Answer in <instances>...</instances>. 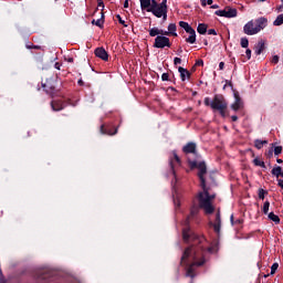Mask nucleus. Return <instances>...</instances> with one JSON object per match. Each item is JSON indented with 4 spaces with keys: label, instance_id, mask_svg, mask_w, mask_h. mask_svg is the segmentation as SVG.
<instances>
[{
    "label": "nucleus",
    "instance_id": "28",
    "mask_svg": "<svg viewBox=\"0 0 283 283\" xmlns=\"http://www.w3.org/2000/svg\"><path fill=\"white\" fill-rule=\"evenodd\" d=\"M270 207H271V202L265 201L264 205H263V213H264L265 216L269 214V208H270Z\"/></svg>",
    "mask_w": 283,
    "mask_h": 283
},
{
    "label": "nucleus",
    "instance_id": "18",
    "mask_svg": "<svg viewBox=\"0 0 283 283\" xmlns=\"http://www.w3.org/2000/svg\"><path fill=\"white\" fill-rule=\"evenodd\" d=\"M189 36L186 39L187 43L193 44L196 43V30L193 28L187 32Z\"/></svg>",
    "mask_w": 283,
    "mask_h": 283
},
{
    "label": "nucleus",
    "instance_id": "25",
    "mask_svg": "<svg viewBox=\"0 0 283 283\" xmlns=\"http://www.w3.org/2000/svg\"><path fill=\"white\" fill-rule=\"evenodd\" d=\"M268 143H269V142H266V140L256 139V140L254 142V145H255L256 149H262V147H264V145H266Z\"/></svg>",
    "mask_w": 283,
    "mask_h": 283
},
{
    "label": "nucleus",
    "instance_id": "27",
    "mask_svg": "<svg viewBox=\"0 0 283 283\" xmlns=\"http://www.w3.org/2000/svg\"><path fill=\"white\" fill-rule=\"evenodd\" d=\"M179 25L182 28V30H185V32H189L192 28L191 25H189L187 22L185 21H180Z\"/></svg>",
    "mask_w": 283,
    "mask_h": 283
},
{
    "label": "nucleus",
    "instance_id": "13",
    "mask_svg": "<svg viewBox=\"0 0 283 283\" xmlns=\"http://www.w3.org/2000/svg\"><path fill=\"white\" fill-rule=\"evenodd\" d=\"M95 56H97L98 59H102V61H107L109 59L107 51H105V49L103 48H97L95 50Z\"/></svg>",
    "mask_w": 283,
    "mask_h": 283
},
{
    "label": "nucleus",
    "instance_id": "42",
    "mask_svg": "<svg viewBox=\"0 0 283 283\" xmlns=\"http://www.w3.org/2000/svg\"><path fill=\"white\" fill-rule=\"evenodd\" d=\"M245 55L248 56V59H251V50L250 49H247Z\"/></svg>",
    "mask_w": 283,
    "mask_h": 283
},
{
    "label": "nucleus",
    "instance_id": "31",
    "mask_svg": "<svg viewBox=\"0 0 283 283\" xmlns=\"http://www.w3.org/2000/svg\"><path fill=\"white\" fill-rule=\"evenodd\" d=\"M253 163H254V165H255L256 167H264V161H262V160H260V159H258V158H255V159L253 160Z\"/></svg>",
    "mask_w": 283,
    "mask_h": 283
},
{
    "label": "nucleus",
    "instance_id": "48",
    "mask_svg": "<svg viewBox=\"0 0 283 283\" xmlns=\"http://www.w3.org/2000/svg\"><path fill=\"white\" fill-rule=\"evenodd\" d=\"M211 8H212V10H218V8H220V6H218V4H212Z\"/></svg>",
    "mask_w": 283,
    "mask_h": 283
},
{
    "label": "nucleus",
    "instance_id": "35",
    "mask_svg": "<svg viewBox=\"0 0 283 283\" xmlns=\"http://www.w3.org/2000/svg\"><path fill=\"white\" fill-rule=\"evenodd\" d=\"M264 193H266V191H264V189H260V190H259V198H260L261 200H264Z\"/></svg>",
    "mask_w": 283,
    "mask_h": 283
},
{
    "label": "nucleus",
    "instance_id": "16",
    "mask_svg": "<svg viewBox=\"0 0 283 283\" xmlns=\"http://www.w3.org/2000/svg\"><path fill=\"white\" fill-rule=\"evenodd\" d=\"M178 72L180 74V78L181 81H187V78H189V76H191V73H189L187 71V69L179 66Z\"/></svg>",
    "mask_w": 283,
    "mask_h": 283
},
{
    "label": "nucleus",
    "instance_id": "1",
    "mask_svg": "<svg viewBox=\"0 0 283 283\" xmlns=\"http://www.w3.org/2000/svg\"><path fill=\"white\" fill-rule=\"evenodd\" d=\"M205 243H207L205 237H197L195 238L193 245L185 250L181 256V264L187 265V277H196L193 273L195 266H202L205 264V259H202L205 255Z\"/></svg>",
    "mask_w": 283,
    "mask_h": 283
},
{
    "label": "nucleus",
    "instance_id": "41",
    "mask_svg": "<svg viewBox=\"0 0 283 283\" xmlns=\"http://www.w3.org/2000/svg\"><path fill=\"white\" fill-rule=\"evenodd\" d=\"M172 155H174L176 163H180V157H178V154H176V151H172Z\"/></svg>",
    "mask_w": 283,
    "mask_h": 283
},
{
    "label": "nucleus",
    "instance_id": "5",
    "mask_svg": "<svg viewBox=\"0 0 283 283\" xmlns=\"http://www.w3.org/2000/svg\"><path fill=\"white\" fill-rule=\"evenodd\" d=\"M142 10H146V12H151L154 17H156V8L158 2L156 0H139Z\"/></svg>",
    "mask_w": 283,
    "mask_h": 283
},
{
    "label": "nucleus",
    "instance_id": "20",
    "mask_svg": "<svg viewBox=\"0 0 283 283\" xmlns=\"http://www.w3.org/2000/svg\"><path fill=\"white\" fill-rule=\"evenodd\" d=\"M159 34L165 35V31L156 27L149 30V36H158Z\"/></svg>",
    "mask_w": 283,
    "mask_h": 283
},
{
    "label": "nucleus",
    "instance_id": "8",
    "mask_svg": "<svg viewBox=\"0 0 283 283\" xmlns=\"http://www.w3.org/2000/svg\"><path fill=\"white\" fill-rule=\"evenodd\" d=\"M154 48L159 50H164V48H171V42L169 41V38L165 35H157L155 39Z\"/></svg>",
    "mask_w": 283,
    "mask_h": 283
},
{
    "label": "nucleus",
    "instance_id": "56",
    "mask_svg": "<svg viewBox=\"0 0 283 283\" xmlns=\"http://www.w3.org/2000/svg\"><path fill=\"white\" fill-rule=\"evenodd\" d=\"M276 163H277L279 165H282L283 160H282V159H276Z\"/></svg>",
    "mask_w": 283,
    "mask_h": 283
},
{
    "label": "nucleus",
    "instance_id": "38",
    "mask_svg": "<svg viewBox=\"0 0 283 283\" xmlns=\"http://www.w3.org/2000/svg\"><path fill=\"white\" fill-rule=\"evenodd\" d=\"M161 81H169V73H163Z\"/></svg>",
    "mask_w": 283,
    "mask_h": 283
},
{
    "label": "nucleus",
    "instance_id": "12",
    "mask_svg": "<svg viewBox=\"0 0 283 283\" xmlns=\"http://www.w3.org/2000/svg\"><path fill=\"white\" fill-rule=\"evenodd\" d=\"M211 226L213 227L216 233H220V229L222 227V219H220V212H217L216 220L213 223H211Z\"/></svg>",
    "mask_w": 283,
    "mask_h": 283
},
{
    "label": "nucleus",
    "instance_id": "33",
    "mask_svg": "<svg viewBox=\"0 0 283 283\" xmlns=\"http://www.w3.org/2000/svg\"><path fill=\"white\" fill-rule=\"evenodd\" d=\"M230 221H231L232 227H233L234 224H242V220H240V219H238L237 221H233V214H231Z\"/></svg>",
    "mask_w": 283,
    "mask_h": 283
},
{
    "label": "nucleus",
    "instance_id": "29",
    "mask_svg": "<svg viewBox=\"0 0 283 283\" xmlns=\"http://www.w3.org/2000/svg\"><path fill=\"white\" fill-rule=\"evenodd\" d=\"M241 48H249V39L241 38Z\"/></svg>",
    "mask_w": 283,
    "mask_h": 283
},
{
    "label": "nucleus",
    "instance_id": "23",
    "mask_svg": "<svg viewBox=\"0 0 283 283\" xmlns=\"http://www.w3.org/2000/svg\"><path fill=\"white\" fill-rule=\"evenodd\" d=\"M273 25H275V27L283 25V13H281L276 17V19L273 22Z\"/></svg>",
    "mask_w": 283,
    "mask_h": 283
},
{
    "label": "nucleus",
    "instance_id": "7",
    "mask_svg": "<svg viewBox=\"0 0 283 283\" xmlns=\"http://www.w3.org/2000/svg\"><path fill=\"white\" fill-rule=\"evenodd\" d=\"M155 17H157V19H164V21H167V0H163L159 4L157 3Z\"/></svg>",
    "mask_w": 283,
    "mask_h": 283
},
{
    "label": "nucleus",
    "instance_id": "32",
    "mask_svg": "<svg viewBox=\"0 0 283 283\" xmlns=\"http://www.w3.org/2000/svg\"><path fill=\"white\" fill-rule=\"evenodd\" d=\"M280 154H282V146H275L274 147V155L280 156Z\"/></svg>",
    "mask_w": 283,
    "mask_h": 283
},
{
    "label": "nucleus",
    "instance_id": "11",
    "mask_svg": "<svg viewBox=\"0 0 283 283\" xmlns=\"http://www.w3.org/2000/svg\"><path fill=\"white\" fill-rule=\"evenodd\" d=\"M243 105L240 94L234 93V103L231 104V109H233V112H238L239 109H242Z\"/></svg>",
    "mask_w": 283,
    "mask_h": 283
},
{
    "label": "nucleus",
    "instance_id": "21",
    "mask_svg": "<svg viewBox=\"0 0 283 283\" xmlns=\"http://www.w3.org/2000/svg\"><path fill=\"white\" fill-rule=\"evenodd\" d=\"M269 220H272V222H274L275 224H280V217H277V214L270 212L268 214Z\"/></svg>",
    "mask_w": 283,
    "mask_h": 283
},
{
    "label": "nucleus",
    "instance_id": "46",
    "mask_svg": "<svg viewBox=\"0 0 283 283\" xmlns=\"http://www.w3.org/2000/svg\"><path fill=\"white\" fill-rule=\"evenodd\" d=\"M209 253H216V249L213 247L208 248Z\"/></svg>",
    "mask_w": 283,
    "mask_h": 283
},
{
    "label": "nucleus",
    "instance_id": "14",
    "mask_svg": "<svg viewBox=\"0 0 283 283\" xmlns=\"http://www.w3.org/2000/svg\"><path fill=\"white\" fill-rule=\"evenodd\" d=\"M51 107L53 112H61L65 107V104H63L61 101H53L51 103Z\"/></svg>",
    "mask_w": 283,
    "mask_h": 283
},
{
    "label": "nucleus",
    "instance_id": "2",
    "mask_svg": "<svg viewBox=\"0 0 283 283\" xmlns=\"http://www.w3.org/2000/svg\"><path fill=\"white\" fill-rule=\"evenodd\" d=\"M199 172V179L201 188L203 189L202 192L198 193L199 207L205 210L206 213H213V200H216L214 193H209V188H207V182L205 181V175L207 174V164L205 161H200L196 165Z\"/></svg>",
    "mask_w": 283,
    "mask_h": 283
},
{
    "label": "nucleus",
    "instance_id": "53",
    "mask_svg": "<svg viewBox=\"0 0 283 283\" xmlns=\"http://www.w3.org/2000/svg\"><path fill=\"white\" fill-rule=\"evenodd\" d=\"M0 279H1V282H3V272H1V270H0Z\"/></svg>",
    "mask_w": 283,
    "mask_h": 283
},
{
    "label": "nucleus",
    "instance_id": "45",
    "mask_svg": "<svg viewBox=\"0 0 283 283\" xmlns=\"http://www.w3.org/2000/svg\"><path fill=\"white\" fill-rule=\"evenodd\" d=\"M54 67H55V70H61V64H60L59 62H56V63L54 64Z\"/></svg>",
    "mask_w": 283,
    "mask_h": 283
},
{
    "label": "nucleus",
    "instance_id": "54",
    "mask_svg": "<svg viewBox=\"0 0 283 283\" xmlns=\"http://www.w3.org/2000/svg\"><path fill=\"white\" fill-rule=\"evenodd\" d=\"M170 167L174 169V159H170Z\"/></svg>",
    "mask_w": 283,
    "mask_h": 283
},
{
    "label": "nucleus",
    "instance_id": "39",
    "mask_svg": "<svg viewBox=\"0 0 283 283\" xmlns=\"http://www.w3.org/2000/svg\"><path fill=\"white\" fill-rule=\"evenodd\" d=\"M203 103L207 105V107H211V99L209 97H206Z\"/></svg>",
    "mask_w": 283,
    "mask_h": 283
},
{
    "label": "nucleus",
    "instance_id": "51",
    "mask_svg": "<svg viewBox=\"0 0 283 283\" xmlns=\"http://www.w3.org/2000/svg\"><path fill=\"white\" fill-rule=\"evenodd\" d=\"M207 4L208 6H212L213 4V0H207Z\"/></svg>",
    "mask_w": 283,
    "mask_h": 283
},
{
    "label": "nucleus",
    "instance_id": "52",
    "mask_svg": "<svg viewBox=\"0 0 283 283\" xmlns=\"http://www.w3.org/2000/svg\"><path fill=\"white\" fill-rule=\"evenodd\" d=\"M67 62H69V63H74V59H73V57H69V59H67Z\"/></svg>",
    "mask_w": 283,
    "mask_h": 283
},
{
    "label": "nucleus",
    "instance_id": "37",
    "mask_svg": "<svg viewBox=\"0 0 283 283\" xmlns=\"http://www.w3.org/2000/svg\"><path fill=\"white\" fill-rule=\"evenodd\" d=\"M208 34L216 36L218 34V32H216V29H209Z\"/></svg>",
    "mask_w": 283,
    "mask_h": 283
},
{
    "label": "nucleus",
    "instance_id": "44",
    "mask_svg": "<svg viewBox=\"0 0 283 283\" xmlns=\"http://www.w3.org/2000/svg\"><path fill=\"white\" fill-rule=\"evenodd\" d=\"M219 70H224V62L219 63Z\"/></svg>",
    "mask_w": 283,
    "mask_h": 283
},
{
    "label": "nucleus",
    "instance_id": "34",
    "mask_svg": "<svg viewBox=\"0 0 283 283\" xmlns=\"http://www.w3.org/2000/svg\"><path fill=\"white\" fill-rule=\"evenodd\" d=\"M272 63L276 65V63H280V56L279 55H273L272 56Z\"/></svg>",
    "mask_w": 283,
    "mask_h": 283
},
{
    "label": "nucleus",
    "instance_id": "19",
    "mask_svg": "<svg viewBox=\"0 0 283 283\" xmlns=\"http://www.w3.org/2000/svg\"><path fill=\"white\" fill-rule=\"evenodd\" d=\"M264 48H265L264 41L263 40L259 41L254 49V53L256 54V56H260V54L264 52Z\"/></svg>",
    "mask_w": 283,
    "mask_h": 283
},
{
    "label": "nucleus",
    "instance_id": "58",
    "mask_svg": "<svg viewBox=\"0 0 283 283\" xmlns=\"http://www.w3.org/2000/svg\"><path fill=\"white\" fill-rule=\"evenodd\" d=\"M104 128H105V126H102V127H101V132H102V134H105Z\"/></svg>",
    "mask_w": 283,
    "mask_h": 283
},
{
    "label": "nucleus",
    "instance_id": "55",
    "mask_svg": "<svg viewBox=\"0 0 283 283\" xmlns=\"http://www.w3.org/2000/svg\"><path fill=\"white\" fill-rule=\"evenodd\" d=\"M98 8H105V6L103 4V2L98 3Z\"/></svg>",
    "mask_w": 283,
    "mask_h": 283
},
{
    "label": "nucleus",
    "instance_id": "36",
    "mask_svg": "<svg viewBox=\"0 0 283 283\" xmlns=\"http://www.w3.org/2000/svg\"><path fill=\"white\" fill-rule=\"evenodd\" d=\"M118 22L124 25V28H127V24L125 23V20H123V18H120V15H117Z\"/></svg>",
    "mask_w": 283,
    "mask_h": 283
},
{
    "label": "nucleus",
    "instance_id": "30",
    "mask_svg": "<svg viewBox=\"0 0 283 283\" xmlns=\"http://www.w3.org/2000/svg\"><path fill=\"white\" fill-rule=\"evenodd\" d=\"M280 264L273 263L271 266V275H275V271H277Z\"/></svg>",
    "mask_w": 283,
    "mask_h": 283
},
{
    "label": "nucleus",
    "instance_id": "15",
    "mask_svg": "<svg viewBox=\"0 0 283 283\" xmlns=\"http://www.w3.org/2000/svg\"><path fill=\"white\" fill-rule=\"evenodd\" d=\"M169 34L178 36V33H176V23H170L168 25V31H164V35L169 36Z\"/></svg>",
    "mask_w": 283,
    "mask_h": 283
},
{
    "label": "nucleus",
    "instance_id": "63",
    "mask_svg": "<svg viewBox=\"0 0 283 283\" xmlns=\"http://www.w3.org/2000/svg\"><path fill=\"white\" fill-rule=\"evenodd\" d=\"M202 6H207V2L202 1Z\"/></svg>",
    "mask_w": 283,
    "mask_h": 283
},
{
    "label": "nucleus",
    "instance_id": "43",
    "mask_svg": "<svg viewBox=\"0 0 283 283\" xmlns=\"http://www.w3.org/2000/svg\"><path fill=\"white\" fill-rule=\"evenodd\" d=\"M277 185H279V187H281V189H283V180L282 179H277Z\"/></svg>",
    "mask_w": 283,
    "mask_h": 283
},
{
    "label": "nucleus",
    "instance_id": "9",
    "mask_svg": "<svg viewBox=\"0 0 283 283\" xmlns=\"http://www.w3.org/2000/svg\"><path fill=\"white\" fill-rule=\"evenodd\" d=\"M244 34H248V36H253L254 34H259L258 30L255 28V24L253 23V20L249 21L243 27Z\"/></svg>",
    "mask_w": 283,
    "mask_h": 283
},
{
    "label": "nucleus",
    "instance_id": "26",
    "mask_svg": "<svg viewBox=\"0 0 283 283\" xmlns=\"http://www.w3.org/2000/svg\"><path fill=\"white\" fill-rule=\"evenodd\" d=\"M103 13H102V18L101 19H97V20H93L92 21V24L93 25H97V28H103V23H105V21H103Z\"/></svg>",
    "mask_w": 283,
    "mask_h": 283
},
{
    "label": "nucleus",
    "instance_id": "4",
    "mask_svg": "<svg viewBox=\"0 0 283 283\" xmlns=\"http://www.w3.org/2000/svg\"><path fill=\"white\" fill-rule=\"evenodd\" d=\"M198 211H199L198 207H192L190 210V216H188V218L184 222L182 238L185 242H189V240L191 239V229L189 228V220H191L193 216H197Z\"/></svg>",
    "mask_w": 283,
    "mask_h": 283
},
{
    "label": "nucleus",
    "instance_id": "59",
    "mask_svg": "<svg viewBox=\"0 0 283 283\" xmlns=\"http://www.w3.org/2000/svg\"><path fill=\"white\" fill-rule=\"evenodd\" d=\"M176 207H180V202L175 200Z\"/></svg>",
    "mask_w": 283,
    "mask_h": 283
},
{
    "label": "nucleus",
    "instance_id": "64",
    "mask_svg": "<svg viewBox=\"0 0 283 283\" xmlns=\"http://www.w3.org/2000/svg\"><path fill=\"white\" fill-rule=\"evenodd\" d=\"M260 1L264 2V1H266V0H260Z\"/></svg>",
    "mask_w": 283,
    "mask_h": 283
},
{
    "label": "nucleus",
    "instance_id": "22",
    "mask_svg": "<svg viewBox=\"0 0 283 283\" xmlns=\"http://www.w3.org/2000/svg\"><path fill=\"white\" fill-rule=\"evenodd\" d=\"M207 24H205V23H200L199 25H198V28H197V32L199 33V34H207Z\"/></svg>",
    "mask_w": 283,
    "mask_h": 283
},
{
    "label": "nucleus",
    "instance_id": "24",
    "mask_svg": "<svg viewBox=\"0 0 283 283\" xmlns=\"http://www.w3.org/2000/svg\"><path fill=\"white\" fill-rule=\"evenodd\" d=\"M272 176H275L276 178H279V176H281L282 174V167L276 166L272 169L271 171Z\"/></svg>",
    "mask_w": 283,
    "mask_h": 283
},
{
    "label": "nucleus",
    "instance_id": "40",
    "mask_svg": "<svg viewBox=\"0 0 283 283\" xmlns=\"http://www.w3.org/2000/svg\"><path fill=\"white\" fill-rule=\"evenodd\" d=\"M174 63L175 65H180V63H182V60L180 57H175Z\"/></svg>",
    "mask_w": 283,
    "mask_h": 283
},
{
    "label": "nucleus",
    "instance_id": "47",
    "mask_svg": "<svg viewBox=\"0 0 283 283\" xmlns=\"http://www.w3.org/2000/svg\"><path fill=\"white\" fill-rule=\"evenodd\" d=\"M118 130L117 129H115V132L114 133H112V132H106V134H108V136H114V134H116Z\"/></svg>",
    "mask_w": 283,
    "mask_h": 283
},
{
    "label": "nucleus",
    "instance_id": "62",
    "mask_svg": "<svg viewBox=\"0 0 283 283\" xmlns=\"http://www.w3.org/2000/svg\"><path fill=\"white\" fill-rule=\"evenodd\" d=\"M280 176H281V178H283V170H281V175Z\"/></svg>",
    "mask_w": 283,
    "mask_h": 283
},
{
    "label": "nucleus",
    "instance_id": "60",
    "mask_svg": "<svg viewBox=\"0 0 283 283\" xmlns=\"http://www.w3.org/2000/svg\"><path fill=\"white\" fill-rule=\"evenodd\" d=\"M78 85H83V80H78Z\"/></svg>",
    "mask_w": 283,
    "mask_h": 283
},
{
    "label": "nucleus",
    "instance_id": "3",
    "mask_svg": "<svg viewBox=\"0 0 283 283\" xmlns=\"http://www.w3.org/2000/svg\"><path fill=\"white\" fill-rule=\"evenodd\" d=\"M229 104H227V101L224 99V96L222 95H214L213 99L211 101L210 107L211 109H217L219 114L224 118L227 116V107Z\"/></svg>",
    "mask_w": 283,
    "mask_h": 283
},
{
    "label": "nucleus",
    "instance_id": "6",
    "mask_svg": "<svg viewBox=\"0 0 283 283\" xmlns=\"http://www.w3.org/2000/svg\"><path fill=\"white\" fill-rule=\"evenodd\" d=\"M214 14L217 17H224L226 19H234V17H238V9L226 7L223 10H217Z\"/></svg>",
    "mask_w": 283,
    "mask_h": 283
},
{
    "label": "nucleus",
    "instance_id": "10",
    "mask_svg": "<svg viewBox=\"0 0 283 283\" xmlns=\"http://www.w3.org/2000/svg\"><path fill=\"white\" fill-rule=\"evenodd\" d=\"M258 33L262 32L269 25V19L261 17L254 21Z\"/></svg>",
    "mask_w": 283,
    "mask_h": 283
},
{
    "label": "nucleus",
    "instance_id": "61",
    "mask_svg": "<svg viewBox=\"0 0 283 283\" xmlns=\"http://www.w3.org/2000/svg\"><path fill=\"white\" fill-rule=\"evenodd\" d=\"M269 154H270V156H273V150H270V153H269Z\"/></svg>",
    "mask_w": 283,
    "mask_h": 283
},
{
    "label": "nucleus",
    "instance_id": "50",
    "mask_svg": "<svg viewBox=\"0 0 283 283\" xmlns=\"http://www.w3.org/2000/svg\"><path fill=\"white\" fill-rule=\"evenodd\" d=\"M231 119L233 120V123H235V120H238V116L232 115V116H231Z\"/></svg>",
    "mask_w": 283,
    "mask_h": 283
},
{
    "label": "nucleus",
    "instance_id": "49",
    "mask_svg": "<svg viewBox=\"0 0 283 283\" xmlns=\"http://www.w3.org/2000/svg\"><path fill=\"white\" fill-rule=\"evenodd\" d=\"M124 8H129V1L126 0V1L124 2Z\"/></svg>",
    "mask_w": 283,
    "mask_h": 283
},
{
    "label": "nucleus",
    "instance_id": "57",
    "mask_svg": "<svg viewBox=\"0 0 283 283\" xmlns=\"http://www.w3.org/2000/svg\"><path fill=\"white\" fill-rule=\"evenodd\" d=\"M202 64H203L202 60L197 62V65H202Z\"/></svg>",
    "mask_w": 283,
    "mask_h": 283
},
{
    "label": "nucleus",
    "instance_id": "17",
    "mask_svg": "<svg viewBox=\"0 0 283 283\" xmlns=\"http://www.w3.org/2000/svg\"><path fill=\"white\" fill-rule=\"evenodd\" d=\"M182 149L185 154H196V144L188 143Z\"/></svg>",
    "mask_w": 283,
    "mask_h": 283
}]
</instances>
